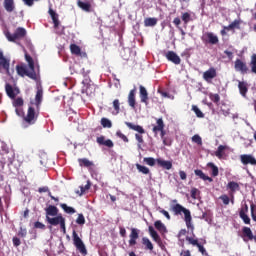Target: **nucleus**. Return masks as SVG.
Segmentation results:
<instances>
[{
    "mask_svg": "<svg viewBox=\"0 0 256 256\" xmlns=\"http://www.w3.org/2000/svg\"><path fill=\"white\" fill-rule=\"evenodd\" d=\"M192 111H194L196 117H198L199 119H203V117H205V114L202 113L197 105H192Z\"/></svg>",
    "mask_w": 256,
    "mask_h": 256,
    "instance_id": "44",
    "label": "nucleus"
},
{
    "mask_svg": "<svg viewBox=\"0 0 256 256\" xmlns=\"http://www.w3.org/2000/svg\"><path fill=\"white\" fill-rule=\"evenodd\" d=\"M44 211L46 213V222L48 225H51V227H57L59 225L61 231L65 233V217H63V214H59V208L55 205H49Z\"/></svg>",
    "mask_w": 256,
    "mask_h": 256,
    "instance_id": "1",
    "label": "nucleus"
},
{
    "mask_svg": "<svg viewBox=\"0 0 256 256\" xmlns=\"http://www.w3.org/2000/svg\"><path fill=\"white\" fill-rule=\"evenodd\" d=\"M234 68L236 71H239L240 73H242V75H245V73L249 71V68L247 67V63H245L241 59H236V61L234 62Z\"/></svg>",
    "mask_w": 256,
    "mask_h": 256,
    "instance_id": "13",
    "label": "nucleus"
},
{
    "mask_svg": "<svg viewBox=\"0 0 256 256\" xmlns=\"http://www.w3.org/2000/svg\"><path fill=\"white\" fill-rule=\"evenodd\" d=\"M242 239L243 241L247 242V241H256V236L253 235V231L251 230V228L244 226L242 228Z\"/></svg>",
    "mask_w": 256,
    "mask_h": 256,
    "instance_id": "12",
    "label": "nucleus"
},
{
    "mask_svg": "<svg viewBox=\"0 0 256 256\" xmlns=\"http://www.w3.org/2000/svg\"><path fill=\"white\" fill-rule=\"evenodd\" d=\"M102 127H104V129H111V127H113V123L111 122V120H109L108 118H101L100 121Z\"/></svg>",
    "mask_w": 256,
    "mask_h": 256,
    "instance_id": "37",
    "label": "nucleus"
},
{
    "mask_svg": "<svg viewBox=\"0 0 256 256\" xmlns=\"http://www.w3.org/2000/svg\"><path fill=\"white\" fill-rule=\"evenodd\" d=\"M220 199L222 203H224L225 205H229L230 199H229V196H227V194L221 195Z\"/></svg>",
    "mask_w": 256,
    "mask_h": 256,
    "instance_id": "61",
    "label": "nucleus"
},
{
    "mask_svg": "<svg viewBox=\"0 0 256 256\" xmlns=\"http://www.w3.org/2000/svg\"><path fill=\"white\" fill-rule=\"evenodd\" d=\"M25 59L28 63V67H29L30 71H35V61L31 57V55H29L27 53V51H25Z\"/></svg>",
    "mask_w": 256,
    "mask_h": 256,
    "instance_id": "32",
    "label": "nucleus"
},
{
    "mask_svg": "<svg viewBox=\"0 0 256 256\" xmlns=\"http://www.w3.org/2000/svg\"><path fill=\"white\" fill-rule=\"evenodd\" d=\"M224 29H226L227 31H233V29H241V20L235 19L228 26H224Z\"/></svg>",
    "mask_w": 256,
    "mask_h": 256,
    "instance_id": "29",
    "label": "nucleus"
},
{
    "mask_svg": "<svg viewBox=\"0 0 256 256\" xmlns=\"http://www.w3.org/2000/svg\"><path fill=\"white\" fill-rule=\"evenodd\" d=\"M3 7L7 13H13L15 11V0H4Z\"/></svg>",
    "mask_w": 256,
    "mask_h": 256,
    "instance_id": "19",
    "label": "nucleus"
},
{
    "mask_svg": "<svg viewBox=\"0 0 256 256\" xmlns=\"http://www.w3.org/2000/svg\"><path fill=\"white\" fill-rule=\"evenodd\" d=\"M39 119V112L35 111L33 106L28 107L27 115L23 116V121L26 125H35Z\"/></svg>",
    "mask_w": 256,
    "mask_h": 256,
    "instance_id": "4",
    "label": "nucleus"
},
{
    "mask_svg": "<svg viewBox=\"0 0 256 256\" xmlns=\"http://www.w3.org/2000/svg\"><path fill=\"white\" fill-rule=\"evenodd\" d=\"M91 189V182H87V184L85 186H80V197L81 195H83L86 191H89Z\"/></svg>",
    "mask_w": 256,
    "mask_h": 256,
    "instance_id": "50",
    "label": "nucleus"
},
{
    "mask_svg": "<svg viewBox=\"0 0 256 256\" xmlns=\"http://www.w3.org/2000/svg\"><path fill=\"white\" fill-rule=\"evenodd\" d=\"M5 91H6V95L10 99H15V97H17V95H19V93H21V90H19L18 87L14 88L11 84L5 85Z\"/></svg>",
    "mask_w": 256,
    "mask_h": 256,
    "instance_id": "11",
    "label": "nucleus"
},
{
    "mask_svg": "<svg viewBox=\"0 0 256 256\" xmlns=\"http://www.w3.org/2000/svg\"><path fill=\"white\" fill-rule=\"evenodd\" d=\"M125 125L129 129H132V131H137V133H140V134H135V139H136V141H138V143L143 145V143H145V141L143 140V134H145V129H143L142 126L135 125L131 122H125Z\"/></svg>",
    "mask_w": 256,
    "mask_h": 256,
    "instance_id": "6",
    "label": "nucleus"
},
{
    "mask_svg": "<svg viewBox=\"0 0 256 256\" xmlns=\"http://www.w3.org/2000/svg\"><path fill=\"white\" fill-rule=\"evenodd\" d=\"M76 223L78 225H85V216H83V214H79L78 218L76 219Z\"/></svg>",
    "mask_w": 256,
    "mask_h": 256,
    "instance_id": "56",
    "label": "nucleus"
},
{
    "mask_svg": "<svg viewBox=\"0 0 256 256\" xmlns=\"http://www.w3.org/2000/svg\"><path fill=\"white\" fill-rule=\"evenodd\" d=\"M89 73L90 71L85 72V69H82V75L84 77V80L82 81L83 85H87L91 81V79H89Z\"/></svg>",
    "mask_w": 256,
    "mask_h": 256,
    "instance_id": "49",
    "label": "nucleus"
},
{
    "mask_svg": "<svg viewBox=\"0 0 256 256\" xmlns=\"http://www.w3.org/2000/svg\"><path fill=\"white\" fill-rule=\"evenodd\" d=\"M12 243L14 247H19V245H21V240L18 237H13Z\"/></svg>",
    "mask_w": 256,
    "mask_h": 256,
    "instance_id": "64",
    "label": "nucleus"
},
{
    "mask_svg": "<svg viewBox=\"0 0 256 256\" xmlns=\"http://www.w3.org/2000/svg\"><path fill=\"white\" fill-rule=\"evenodd\" d=\"M209 99L215 103V105H219V102L221 101V96L219 94H209Z\"/></svg>",
    "mask_w": 256,
    "mask_h": 256,
    "instance_id": "47",
    "label": "nucleus"
},
{
    "mask_svg": "<svg viewBox=\"0 0 256 256\" xmlns=\"http://www.w3.org/2000/svg\"><path fill=\"white\" fill-rule=\"evenodd\" d=\"M18 236L22 238L27 237V229L21 227L20 230L18 231Z\"/></svg>",
    "mask_w": 256,
    "mask_h": 256,
    "instance_id": "60",
    "label": "nucleus"
},
{
    "mask_svg": "<svg viewBox=\"0 0 256 256\" xmlns=\"http://www.w3.org/2000/svg\"><path fill=\"white\" fill-rule=\"evenodd\" d=\"M239 217L240 219H242L245 225H251V218H249V215L242 212V213H239Z\"/></svg>",
    "mask_w": 256,
    "mask_h": 256,
    "instance_id": "46",
    "label": "nucleus"
},
{
    "mask_svg": "<svg viewBox=\"0 0 256 256\" xmlns=\"http://www.w3.org/2000/svg\"><path fill=\"white\" fill-rule=\"evenodd\" d=\"M238 89L240 91V95L242 97H247V91H249V85L245 81L238 82Z\"/></svg>",
    "mask_w": 256,
    "mask_h": 256,
    "instance_id": "23",
    "label": "nucleus"
},
{
    "mask_svg": "<svg viewBox=\"0 0 256 256\" xmlns=\"http://www.w3.org/2000/svg\"><path fill=\"white\" fill-rule=\"evenodd\" d=\"M52 21H53V24H54V29H57L60 25V22H59V14H56L55 11L53 9H49L48 11Z\"/></svg>",
    "mask_w": 256,
    "mask_h": 256,
    "instance_id": "27",
    "label": "nucleus"
},
{
    "mask_svg": "<svg viewBox=\"0 0 256 256\" xmlns=\"http://www.w3.org/2000/svg\"><path fill=\"white\" fill-rule=\"evenodd\" d=\"M148 231H149L150 236L152 237L153 241H155V243H157L158 245H161V243H162L161 236H159L157 231H155V228H153V226H149Z\"/></svg>",
    "mask_w": 256,
    "mask_h": 256,
    "instance_id": "22",
    "label": "nucleus"
},
{
    "mask_svg": "<svg viewBox=\"0 0 256 256\" xmlns=\"http://www.w3.org/2000/svg\"><path fill=\"white\" fill-rule=\"evenodd\" d=\"M250 67L252 73H256V53L251 56Z\"/></svg>",
    "mask_w": 256,
    "mask_h": 256,
    "instance_id": "48",
    "label": "nucleus"
},
{
    "mask_svg": "<svg viewBox=\"0 0 256 256\" xmlns=\"http://www.w3.org/2000/svg\"><path fill=\"white\" fill-rule=\"evenodd\" d=\"M199 189L197 188H192L191 189V198L192 199H197V195H199Z\"/></svg>",
    "mask_w": 256,
    "mask_h": 256,
    "instance_id": "62",
    "label": "nucleus"
},
{
    "mask_svg": "<svg viewBox=\"0 0 256 256\" xmlns=\"http://www.w3.org/2000/svg\"><path fill=\"white\" fill-rule=\"evenodd\" d=\"M194 173H195L196 177H199L200 179H202V181H208L209 183H213V178L207 176L203 172V170L196 169V170H194Z\"/></svg>",
    "mask_w": 256,
    "mask_h": 256,
    "instance_id": "26",
    "label": "nucleus"
},
{
    "mask_svg": "<svg viewBox=\"0 0 256 256\" xmlns=\"http://www.w3.org/2000/svg\"><path fill=\"white\" fill-rule=\"evenodd\" d=\"M166 59H168V61H171V63H174V65H181V58L179 57V55H177V53L173 51H168L166 53Z\"/></svg>",
    "mask_w": 256,
    "mask_h": 256,
    "instance_id": "15",
    "label": "nucleus"
},
{
    "mask_svg": "<svg viewBox=\"0 0 256 256\" xmlns=\"http://www.w3.org/2000/svg\"><path fill=\"white\" fill-rule=\"evenodd\" d=\"M80 167H93V162L89 161L87 158L78 159Z\"/></svg>",
    "mask_w": 256,
    "mask_h": 256,
    "instance_id": "35",
    "label": "nucleus"
},
{
    "mask_svg": "<svg viewBox=\"0 0 256 256\" xmlns=\"http://www.w3.org/2000/svg\"><path fill=\"white\" fill-rule=\"evenodd\" d=\"M226 187L227 189L230 190V197H233L234 193H236V191H239V189H241V187L239 186V183L235 181L229 182Z\"/></svg>",
    "mask_w": 256,
    "mask_h": 256,
    "instance_id": "24",
    "label": "nucleus"
},
{
    "mask_svg": "<svg viewBox=\"0 0 256 256\" xmlns=\"http://www.w3.org/2000/svg\"><path fill=\"white\" fill-rule=\"evenodd\" d=\"M136 169L139 171V173H143V175H149L150 173L149 168L141 164H136Z\"/></svg>",
    "mask_w": 256,
    "mask_h": 256,
    "instance_id": "43",
    "label": "nucleus"
},
{
    "mask_svg": "<svg viewBox=\"0 0 256 256\" xmlns=\"http://www.w3.org/2000/svg\"><path fill=\"white\" fill-rule=\"evenodd\" d=\"M129 237H130V240H129L130 247L137 245V240L139 239V230L137 228H131V233Z\"/></svg>",
    "mask_w": 256,
    "mask_h": 256,
    "instance_id": "17",
    "label": "nucleus"
},
{
    "mask_svg": "<svg viewBox=\"0 0 256 256\" xmlns=\"http://www.w3.org/2000/svg\"><path fill=\"white\" fill-rule=\"evenodd\" d=\"M61 209H63V211H65L66 213L73 215L74 213H76L75 208L68 206L67 204H60Z\"/></svg>",
    "mask_w": 256,
    "mask_h": 256,
    "instance_id": "39",
    "label": "nucleus"
},
{
    "mask_svg": "<svg viewBox=\"0 0 256 256\" xmlns=\"http://www.w3.org/2000/svg\"><path fill=\"white\" fill-rule=\"evenodd\" d=\"M43 102V88L38 87L36 96H35V105L36 109L39 110V107H41V103Z\"/></svg>",
    "mask_w": 256,
    "mask_h": 256,
    "instance_id": "21",
    "label": "nucleus"
},
{
    "mask_svg": "<svg viewBox=\"0 0 256 256\" xmlns=\"http://www.w3.org/2000/svg\"><path fill=\"white\" fill-rule=\"evenodd\" d=\"M198 247V250H199V252L202 254V255H204V256H209V253H207V250L205 249V247H203V245H198L197 246Z\"/></svg>",
    "mask_w": 256,
    "mask_h": 256,
    "instance_id": "63",
    "label": "nucleus"
},
{
    "mask_svg": "<svg viewBox=\"0 0 256 256\" xmlns=\"http://www.w3.org/2000/svg\"><path fill=\"white\" fill-rule=\"evenodd\" d=\"M143 161L146 165H149V167H155V163H157V160L153 157H145Z\"/></svg>",
    "mask_w": 256,
    "mask_h": 256,
    "instance_id": "45",
    "label": "nucleus"
},
{
    "mask_svg": "<svg viewBox=\"0 0 256 256\" xmlns=\"http://www.w3.org/2000/svg\"><path fill=\"white\" fill-rule=\"evenodd\" d=\"M159 213L164 215V217H166L168 221H171V215H169V212H167V210L159 208Z\"/></svg>",
    "mask_w": 256,
    "mask_h": 256,
    "instance_id": "59",
    "label": "nucleus"
},
{
    "mask_svg": "<svg viewBox=\"0 0 256 256\" xmlns=\"http://www.w3.org/2000/svg\"><path fill=\"white\" fill-rule=\"evenodd\" d=\"M77 5L82 11H86V13L91 12V3L78 0Z\"/></svg>",
    "mask_w": 256,
    "mask_h": 256,
    "instance_id": "30",
    "label": "nucleus"
},
{
    "mask_svg": "<svg viewBox=\"0 0 256 256\" xmlns=\"http://www.w3.org/2000/svg\"><path fill=\"white\" fill-rule=\"evenodd\" d=\"M225 149H227V146H223V145L218 146V149H217V151L214 153V155H215L218 159H223V155H225Z\"/></svg>",
    "mask_w": 256,
    "mask_h": 256,
    "instance_id": "33",
    "label": "nucleus"
},
{
    "mask_svg": "<svg viewBox=\"0 0 256 256\" xmlns=\"http://www.w3.org/2000/svg\"><path fill=\"white\" fill-rule=\"evenodd\" d=\"M157 21V18H146L144 19V27H155Z\"/></svg>",
    "mask_w": 256,
    "mask_h": 256,
    "instance_id": "34",
    "label": "nucleus"
},
{
    "mask_svg": "<svg viewBox=\"0 0 256 256\" xmlns=\"http://www.w3.org/2000/svg\"><path fill=\"white\" fill-rule=\"evenodd\" d=\"M203 43H209L210 45H217L219 43V37L217 35H214L213 32H206L202 36Z\"/></svg>",
    "mask_w": 256,
    "mask_h": 256,
    "instance_id": "9",
    "label": "nucleus"
},
{
    "mask_svg": "<svg viewBox=\"0 0 256 256\" xmlns=\"http://www.w3.org/2000/svg\"><path fill=\"white\" fill-rule=\"evenodd\" d=\"M240 161L243 165H254V166H256V159L251 154H242L240 156Z\"/></svg>",
    "mask_w": 256,
    "mask_h": 256,
    "instance_id": "14",
    "label": "nucleus"
},
{
    "mask_svg": "<svg viewBox=\"0 0 256 256\" xmlns=\"http://www.w3.org/2000/svg\"><path fill=\"white\" fill-rule=\"evenodd\" d=\"M250 210H251V217H252L253 221L256 222V205L251 203Z\"/></svg>",
    "mask_w": 256,
    "mask_h": 256,
    "instance_id": "54",
    "label": "nucleus"
},
{
    "mask_svg": "<svg viewBox=\"0 0 256 256\" xmlns=\"http://www.w3.org/2000/svg\"><path fill=\"white\" fill-rule=\"evenodd\" d=\"M70 51H71L72 55L78 56L81 54V47H79L77 44H71Z\"/></svg>",
    "mask_w": 256,
    "mask_h": 256,
    "instance_id": "41",
    "label": "nucleus"
},
{
    "mask_svg": "<svg viewBox=\"0 0 256 256\" xmlns=\"http://www.w3.org/2000/svg\"><path fill=\"white\" fill-rule=\"evenodd\" d=\"M27 35V30L23 27H18L13 34L11 32L7 31L5 32V37L8 39L11 43H15V41H21V39H25Z\"/></svg>",
    "mask_w": 256,
    "mask_h": 256,
    "instance_id": "3",
    "label": "nucleus"
},
{
    "mask_svg": "<svg viewBox=\"0 0 256 256\" xmlns=\"http://www.w3.org/2000/svg\"><path fill=\"white\" fill-rule=\"evenodd\" d=\"M154 227L157 229V231H159V233H167V227L165 224H163V222H161V220L155 221Z\"/></svg>",
    "mask_w": 256,
    "mask_h": 256,
    "instance_id": "31",
    "label": "nucleus"
},
{
    "mask_svg": "<svg viewBox=\"0 0 256 256\" xmlns=\"http://www.w3.org/2000/svg\"><path fill=\"white\" fill-rule=\"evenodd\" d=\"M170 211H172L176 216L182 215L183 213L187 229H190L191 231L195 229V226H193V217H191V211L189 209L183 207V205L179 203H176L170 206Z\"/></svg>",
    "mask_w": 256,
    "mask_h": 256,
    "instance_id": "2",
    "label": "nucleus"
},
{
    "mask_svg": "<svg viewBox=\"0 0 256 256\" xmlns=\"http://www.w3.org/2000/svg\"><path fill=\"white\" fill-rule=\"evenodd\" d=\"M16 71L20 77H29V79H33V81H37V72L35 70H30L24 66H16Z\"/></svg>",
    "mask_w": 256,
    "mask_h": 256,
    "instance_id": "8",
    "label": "nucleus"
},
{
    "mask_svg": "<svg viewBox=\"0 0 256 256\" xmlns=\"http://www.w3.org/2000/svg\"><path fill=\"white\" fill-rule=\"evenodd\" d=\"M186 241H188V243L190 245H194V247H199V245H201V244H199V240L194 239V238L189 237V236L186 237Z\"/></svg>",
    "mask_w": 256,
    "mask_h": 256,
    "instance_id": "51",
    "label": "nucleus"
},
{
    "mask_svg": "<svg viewBox=\"0 0 256 256\" xmlns=\"http://www.w3.org/2000/svg\"><path fill=\"white\" fill-rule=\"evenodd\" d=\"M192 141H193V143H196L197 145H203V140L201 139V136H199V134H195L192 137Z\"/></svg>",
    "mask_w": 256,
    "mask_h": 256,
    "instance_id": "53",
    "label": "nucleus"
},
{
    "mask_svg": "<svg viewBox=\"0 0 256 256\" xmlns=\"http://www.w3.org/2000/svg\"><path fill=\"white\" fill-rule=\"evenodd\" d=\"M116 136H118L119 139H122V141H124V143H129V138H127V136L125 134H123V132H121V130H118L116 132Z\"/></svg>",
    "mask_w": 256,
    "mask_h": 256,
    "instance_id": "52",
    "label": "nucleus"
},
{
    "mask_svg": "<svg viewBox=\"0 0 256 256\" xmlns=\"http://www.w3.org/2000/svg\"><path fill=\"white\" fill-rule=\"evenodd\" d=\"M152 132L155 137L160 133L161 139H165L167 132L165 131V122L163 121V118H156V125H153Z\"/></svg>",
    "mask_w": 256,
    "mask_h": 256,
    "instance_id": "5",
    "label": "nucleus"
},
{
    "mask_svg": "<svg viewBox=\"0 0 256 256\" xmlns=\"http://www.w3.org/2000/svg\"><path fill=\"white\" fill-rule=\"evenodd\" d=\"M72 237H73V243L76 249L82 255H87V248L85 247V243H83V240L79 238V234H77V231L73 230Z\"/></svg>",
    "mask_w": 256,
    "mask_h": 256,
    "instance_id": "7",
    "label": "nucleus"
},
{
    "mask_svg": "<svg viewBox=\"0 0 256 256\" xmlns=\"http://www.w3.org/2000/svg\"><path fill=\"white\" fill-rule=\"evenodd\" d=\"M181 19L184 25H187L189 22L193 21V18H191V14L189 12L182 13Z\"/></svg>",
    "mask_w": 256,
    "mask_h": 256,
    "instance_id": "40",
    "label": "nucleus"
},
{
    "mask_svg": "<svg viewBox=\"0 0 256 256\" xmlns=\"http://www.w3.org/2000/svg\"><path fill=\"white\" fill-rule=\"evenodd\" d=\"M139 89H140L141 103H145V105H149V93L147 92V89L143 85H140Z\"/></svg>",
    "mask_w": 256,
    "mask_h": 256,
    "instance_id": "18",
    "label": "nucleus"
},
{
    "mask_svg": "<svg viewBox=\"0 0 256 256\" xmlns=\"http://www.w3.org/2000/svg\"><path fill=\"white\" fill-rule=\"evenodd\" d=\"M23 98H16L13 102L15 107H23Z\"/></svg>",
    "mask_w": 256,
    "mask_h": 256,
    "instance_id": "57",
    "label": "nucleus"
},
{
    "mask_svg": "<svg viewBox=\"0 0 256 256\" xmlns=\"http://www.w3.org/2000/svg\"><path fill=\"white\" fill-rule=\"evenodd\" d=\"M135 93H137V89L134 88L130 90L128 95V104L130 105V107H132V109H135V105H136Z\"/></svg>",
    "mask_w": 256,
    "mask_h": 256,
    "instance_id": "28",
    "label": "nucleus"
},
{
    "mask_svg": "<svg viewBox=\"0 0 256 256\" xmlns=\"http://www.w3.org/2000/svg\"><path fill=\"white\" fill-rule=\"evenodd\" d=\"M34 229H42V230H45L46 229V226L45 224H43L42 222H35L34 223Z\"/></svg>",
    "mask_w": 256,
    "mask_h": 256,
    "instance_id": "58",
    "label": "nucleus"
},
{
    "mask_svg": "<svg viewBox=\"0 0 256 256\" xmlns=\"http://www.w3.org/2000/svg\"><path fill=\"white\" fill-rule=\"evenodd\" d=\"M215 77H217V69H215V67H210L203 73V79L207 83H211Z\"/></svg>",
    "mask_w": 256,
    "mask_h": 256,
    "instance_id": "10",
    "label": "nucleus"
},
{
    "mask_svg": "<svg viewBox=\"0 0 256 256\" xmlns=\"http://www.w3.org/2000/svg\"><path fill=\"white\" fill-rule=\"evenodd\" d=\"M96 143H98V145H104V147H108L109 149H112V147L115 146V144L113 143V140L111 139H105V136H99L96 138Z\"/></svg>",
    "mask_w": 256,
    "mask_h": 256,
    "instance_id": "16",
    "label": "nucleus"
},
{
    "mask_svg": "<svg viewBox=\"0 0 256 256\" xmlns=\"http://www.w3.org/2000/svg\"><path fill=\"white\" fill-rule=\"evenodd\" d=\"M142 244L145 245L146 249L149 251H153V243H151V240L147 237L142 238Z\"/></svg>",
    "mask_w": 256,
    "mask_h": 256,
    "instance_id": "42",
    "label": "nucleus"
},
{
    "mask_svg": "<svg viewBox=\"0 0 256 256\" xmlns=\"http://www.w3.org/2000/svg\"><path fill=\"white\" fill-rule=\"evenodd\" d=\"M207 167L212 169L211 175L212 177H217L219 175V167H217L214 163L210 162L207 164Z\"/></svg>",
    "mask_w": 256,
    "mask_h": 256,
    "instance_id": "36",
    "label": "nucleus"
},
{
    "mask_svg": "<svg viewBox=\"0 0 256 256\" xmlns=\"http://www.w3.org/2000/svg\"><path fill=\"white\" fill-rule=\"evenodd\" d=\"M156 163L159 167H162V169H167V171H169L170 169H173V162L171 161L158 158L156 159Z\"/></svg>",
    "mask_w": 256,
    "mask_h": 256,
    "instance_id": "20",
    "label": "nucleus"
},
{
    "mask_svg": "<svg viewBox=\"0 0 256 256\" xmlns=\"http://www.w3.org/2000/svg\"><path fill=\"white\" fill-rule=\"evenodd\" d=\"M113 109L115 111L114 115H119L121 111V102H119V99H115L112 103Z\"/></svg>",
    "mask_w": 256,
    "mask_h": 256,
    "instance_id": "38",
    "label": "nucleus"
},
{
    "mask_svg": "<svg viewBox=\"0 0 256 256\" xmlns=\"http://www.w3.org/2000/svg\"><path fill=\"white\" fill-rule=\"evenodd\" d=\"M9 60H7V58H5V56L3 55V52H0V67H2L3 69H5L6 73L9 75Z\"/></svg>",
    "mask_w": 256,
    "mask_h": 256,
    "instance_id": "25",
    "label": "nucleus"
},
{
    "mask_svg": "<svg viewBox=\"0 0 256 256\" xmlns=\"http://www.w3.org/2000/svg\"><path fill=\"white\" fill-rule=\"evenodd\" d=\"M163 141V145H165L166 147H171L173 140H171V138L169 137H164L162 138Z\"/></svg>",
    "mask_w": 256,
    "mask_h": 256,
    "instance_id": "55",
    "label": "nucleus"
}]
</instances>
